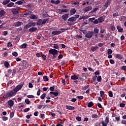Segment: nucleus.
Returning a JSON list of instances; mask_svg holds the SVG:
<instances>
[{
	"label": "nucleus",
	"instance_id": "f257e3e1",
	"mask_svg": "<svg viewBox=\"0 0 126 126\" xmlns=\"http://www.w3.org/2000/svg\"><path fill=\"white\" fill-rule=\"evenodd\" d=\"M98 33H99V29L95 27L93 31H89V33H87L85 35V38H88V39H91L93 36H94L95 38H98Z\"/></svg>",
	"mask_w": 126,
	"mask_h": 126
},
{
	"label": "nucleus",
	"instance_id": "f03ea898",
	"mask_svg": "<svg viewBox=\"0 0 126 126\" xmlns=\"http://www.w3.org/2000/svg\"><path fill=\"white\" fill-rule=\"evenodd\" d=\"M16 95V93L14 91V89L12 91H10L7 93L3 95V99H8V98H11V97H13V96H15Z\"/></svg>",
	"mask_w": 126,
	"mask_h": 126
},
{
	"label": "nucleus",
	"instance_id": "7ed1b4c3",
	"mask_svg": "<svg viewBox=\"0 0 126 126\" xmlns=\"http://www.w3.org/2000/svg\"><path fill=\"white\" fill-rule=\"evenodd\" d=\"M49 19H44L43 20L39 19L37 20V21L36 22V25H37V26H41V25H44V24H46V23H47V22L49 21Z\"/></svg>",
	"mask_w": 126,
	"mask_h": 126
},
{
	"label": "nucleus",
	"instance_id": "20e7f679",
	"mask_svg": "<svg viewBox=\"0 0 126 126\" xmlns=\"http://www.w3.org/2000/svg\"><path fill=\"white\" fill-rule=\"evenodd\" d=\"M24 85V82H22L21 84L18 85L15 88L13 89L16 93H17L19 90H21L22 89L23 86Z\"/></svg>",
	"mask_w": 126,
	"mask_h": 126
},
{
	"label": "nucleus",
	"instance_id": "39448f33",
	"mask_svg": "<svg viewBox=\"0 0 126 126\" xmlns=\"http://www.w3.org/2000/svg\"><path fill=\"white\" fill-rule=\"evenodd\" d=\"M20 7H17L16 8H12V13H13V14H15L16 15L18 14V12L20 10Z\"/></svg>",
	"mask_w": 126,
	"mask_h": 126
},
{
	"label": "nucleus",
	"instance_id": "423d86ee",
	"mask_svg": "<svg viewBox=\"0 0 126 126\" xmlns=\"http://www.w3.org/2000/svg\"><path fill=\"white\" fill-rule=\"evenodd\" d=\"M49 53L50 55H56V54H58V50L55 49H51L49 50Z\"/></svg>",
	"mask_w": 126,
	"mask_h": 126
},
{
	"label": "nucleus",
	"instance_id": "0eeeda50",
	"mask_svg": "<svg viewBox=\"0 0 126 126\" xmlns=\"http://www.w3.org/2000/svg\"><path fill=\"white\" fill-rule=\"evenodd\" d=\"M62 33H63V31H54L52 32V35H60V34H62Z\"/></svg>",
	"mask_w": 126,
	"mask_h": 126
},
{
	"label": "nucleus",
	"instance_id": "6e6552de",
	"mask_svg": "<svg viewBox=\"0 0 126 126\" xmlns=\"http://www.w3.org/2000/svg\"><path fill=\"white\" fill-rule=\"evenodd\" d=\"M23 24V23H22V22H16L14 23V26H15V27H19V26H21V25H22Z\"/></svg>",
	"mask_w": 126,
	"mask_h": 126
},
{
	"label": "nucleus",
	"instance_id": "1a4fd4ad",
	"mask_svg": "<svg viewBox=\"0 0 126 126\" xmlns=\"http://www.w3.org/2000/svg\"><path fill=\"white\" fill-rule=\"evenodd\" d=\"M80 75L78 74V75H73L71 76V79L72 80H77L78 79L79 77L78 76H80Z\"/></svg>",
	"mask_w": 126,
	"mask_h": 126
},
{
	"label": "nucleus",
	"instance_id": "9d476101",
	"mask_svg": "<svg viewBox=\"0 0 126 126\" xmlns=\"http://www.w3.org/2000/svg\"><path fill=\"white\" fill-rule=\"evenodd\" d=\"M91 9H92V7L91 6H89L86 8H84L83 10V11H84L85 12H87V11H89L90 10H91Z\"/></svg>",
	"mask_w": 126,
	"mask_h": 126
},
{
	"label": "nucleus",
	"instance_id": "9b49d317",
	"mask_svg": "<svg viewBox=\"0 0 126 126\" xmlns=\"http://www.w3.org/2000/svg\"><path fill=\"white\" fill-rule=\"evenodd\" d=\"M31 27V25L30 24V23H29L28 24L26 25L24 27V31L25 32L27 29H29V28H30Z\"/></svg>",
	"mask_w": 126,
	"mask_h": 126
},
{
	"label": "nucleus",
	"instance_id": "f8f14e48",
	"mask_svg": "<svg viewBox=\"0 0 126 126\" xmlns=\"http://www.w3.org/2000/svg\"><path fill=\"white\" fill-rule=\"evenodd\" d=\"M69 14H66L64 15H63L62 16V19H63L64 21H66L67 20V18H68Z\"/></svg>",
	"mask_w": 126,
	"mask_h": 126
},
{
	"label": "nucleus",
	"instance_id": "ddd939ff",
	"mask_svg": "<svg viewBox=\"0 0 126 126\" xmlns=\"http://www.w3.org/2000/svg\"><path fill=\"white\" fill-rule=\"evenodd\" d=\"M105 18V17L103 16H101L100 17L98 18L97 19V20H98L99 23H102V22H104V19Z\"/></svg>",
	"mask_w": 126,
	"mask_h": 126
},
{
	"label": "nucleus",
	"instance_id": "4468645a",
	"mask_svg": "<svg viewBox=\"0 0 126 126\" xmlns=\"http://www.w3.org/2000/svg\"><path fill=\"white\" fill-rule=\"evenodd\" d=\"M124 56L120 54H117L115 56V58L116 59H118V60H122Z\"/></svg>",
	"mask_w": 126,
	"mask_h": 126
},
{
	"label": "nucleus",
	"instance_id": "2eb2a0df",
	"mask_svg": "<svg viewBox=\"0 0 126 126\" xmlns=\"http://www.w3.org/2000/svg\"><path fill=\"white\" fill-rule=\"evenodd\" d=\"M5 15V11L3 9H1L0 11V17H2Z\"/></svg>",
	"mask_w": 126,
	"mask_h": 126
},
{
	"label": "nucleus",
	"instance_id": "dca6fc26",
	"mask_svg": "<svg viewBox=\"0 0 126 126\" xmlns=\"http://www.w3.org/2000/svg\"><path fill=\"white\" fill-rule=\"evenodd\" d=\"M37 28L36 27H32L29 30V32H35V31H36V30H37Z\"/></svg>",
	"mask_w": 126,
	"mask_h": 126
},
{
	"label": "nucleus",
	"instance_id": "f3484780",
	"mask_svg": "<svg viewBox=\"0 0 126 126\" xmlns=\"http://www.w3.org/2000/svg\"><path fill=\"white\" fill-rule=\"evenodd\" d=\"M76 12V9L75 8H72L70 11V14L71 15H73V14H75Z\"/></svg>",
	"mask_w": 126,
	"mask_h": 126
},
{
	"label": "nucleus",
	"instance_id": "a211bd4d",
	"mask_svg": "<svg viewBox=\"0 0 126 126\" xmlns=\"http://www.w3.org/2000/svg\"><path fill=\"white\" fill-rule=\"evenodd\" d=\"M117 30L118 32L123 33V31H124V29H123L121 26H117Z\"/></svg>",
	"mask_w": 126,
	"mask_h": 126
},
{
	"label": "nucleus",
	"instance_id": "6ab92c4d",
	"mask_svg": "<svg viewBox=\"0 0 126 126\" xmlns=\"http://www.w3.org/2000/svg\"><path fill=\"white\" fill-rule=\"evenodd\" d=\"M66 109L67 110H75V107H73V106H68V105H66Z\"/></svg>",
	"mask_w": 126,
	"mask_h": 126
},
{
	"label": "nucleus",
	"instance_id": "aec40b11",
	"mask_svg": "<svg viewBox=\"0 0 126 126\" xmlns=\"http://www.w3.org/2000/svg\"><path fill=\"white\" fill-rule=\"evenodd\" d=\"M51 3L55 4H59V3H61V1L59 0H57L56 1L54 0H51Z\"/></svg>",
	"mask_w": 126,
	"mask_h": 126
},
{
	"label": "nucleus",
	"instance_id": "412c9836",
	"mask_svg": "<svg viewBox=\"0 0 126 126\" xmlns=\"http://www.w3.org/2000/svg\"><path fill=\"white\" fill-rule=\"evenodd\" d=\"M8 103L10 107H12L14 105V102L12 100H10L8 101Z\"/></svg>",
	"mask_w": 126,
	"mask_h": 126
},
{
	"label": "nucleus",
	"instance_id": "4be33fe9",
	"mask_svg": "<svg viewBox=\"0 0 126 126\" xmlns=\"http://www.w3.org/2000/svg\"><path fill=\"white\" fill-rule=\"evenodd\" d=\"M10 2V0H4L2 2V4L3 5H6V4H8Z\"/></svg>",
	"mask_w": 126,
	"mask_h": 126
},
{
	"label": "nucleus",
	"instance_id": "5701e85b",
	"mask_svg": "<svg viewBox=\"0 0 126 126\" xmlns=\"http://www.w3.org/2000/svg\"><path fill=\"white\" fill-rule=\"evenodd\" d=\"M27 44L26 43H23L22 44L20 47V49H26L27 48Z\"/></svg>",
	"mask_w": 126,
	"mask_h": 126
},
{
	"label": "nucleus",
	"instance_id": "b1692460",
	"mask_svg": "<svg viewBox=\"0 0 126 126\" xmlns=\"http://www.w3.org/2000/svg\"><path fill=\"white\" fill-rule=\"evenodd\" d=\"M94 106V103L92 101H90V102H88V107L91 108V107H93Z\"/></svg>",
	"mask_w": 126,
	"mask_h": 126
},
{
	"label": "nucleus",
	"instance_id": "393cba45",
	"mask_svg": "<svg viewBox=\"0 0 126 126\" xmlns=\"http://www.w3.org/2000/svg\"><path fill=\"white\" fill-rule=\"evenodd\" d=\"M98 48L99 47H98L97 46H94L92 47L91 50V51H93V52H95V51H96V50H97V49H98Z\"/></svg>",
	"mask_w": 126,
	"mask_h": 126
},
{
	"label": "nucleus",
	"instance_id": "a878e982",
	"mask_svg": "<svg viewBox=\"0 0 126 126\" xmlns=\"http://www.w3.org/2000/svg\"><path fill=\"white\" fill-rule=\"evenodd\" d=\"M31 19H38V17L36 16L35 14H32L31 17H30Z\"/></svg>",
	"mask_w": 126,
	"mask_h": 126
},
{
	"label": "nucleus",
	"instance_id": "bb28decb",
	"mask_svg": "<svg viewBox=\"0 0 126 126\" xmlns=\"http://www.w3.org/2000/svg\"><path fill=\"white\" fill-rule=\"evenodd\" d=\"M69 9H59V11H61L62 13L63 12H67L68 11Z\"/></svg>",
	"mask_w": 126,
	"mask_h": 126
},
{
	"label": "nucleus",
	"instance_id": "cd10ccee",
	"mask_svg": "<svg viewBox=\"0 0 126 126\" xmlns=\"http://www.w3.org/2000/svg\"><path fill=\"white\" fill-rule=\"evenodd\" d=\"M110 4V0H107L104 4V7H108Z\"/></svg>",
	"mask_w": 126,
	"mask_h": 126
},
{
	"label": "nucleus",
	"instance_id": "c85d7f7f",
	"mask_svg": "<svg viewBox=\"0 0 126 126\" xmlns=\"http://www.w3.org/2000/svg\"><path fill=\"white\" fill-rule=\"evenodd\" d=\"M68 21H69L70 22H74V21H76L74 18L73 17H72L71 18H69L68 19Z\"/></svg>",
	"mask_w": 126,
	"mask_h": 126
},
{
	"label": "nucleus",
	"instance_id": "c756f323",
	"mask_svg": "<svg viewBox=\"0 0 126 126\" xmlns=\"http://www.w3.org/2000/svg\"><path fill=\"white\" fill-rule=\"evenodd\" d=\"M4 65L5 67L8 68V66H9V63H8V62H7V61H5L4 63Z\"/></svg>",
	"mask_w": 126,
	"mask_h": 126
},
{
	"label": "nucleus",
	"instance_id": "7c9ffc66",
	"mask_svg": "<svg viewBox=\"0 0 126 126\" xmlns=\"http://www.w3.org/2000/svg\"><path fill=\"white\" fill-rule=\"evenodd\" d=\"M97 10H98V7H95L90 12V13H94V12L97 11Z\"/></svg>",
	"mask_w": 126,
	"mask_h": 126
},
{
	"label": "nucleus",
	"instance_id": "2f4dec72",
	"mask_svg": "<svg viewBox=\"0 0 126 126\" xmlns=\"http://www.w3.org/2000/svg\"><path fill=\"white\" fill-rule=\"evenodd\" d=\"M14 5V3L11 2L10 3L7 4V7H11Z\"/></svg>",
	"mask_w": 126,
	"mask_h": 126
},
{
	"label": "nucleus",
	"instance_id": "473e14b6",
	"mask_svg": "<svg viewBox=\"0 0 126 126\" xmlns=\"http://www.w3.org/2000/svg\"><path fill=\"white\" fill-rule=\"evenodd\" d=\"M97 78V81L98 82H101L102 81V77L101 76H98Z\"/></svg>",
	"mask_w": 126,
	"mask_h": 126
},
{
	"label": "nucleus",
	"instance_id": "72a5a7b5",
	"mask_svg": "<svg viewBox=\"0 0 126 126\" xmlns=\"http://www.w3.org/2000/svg\"><path fill=\"white\" fill-rule=\"evenodd\" d=\"M23 4V2L22 1H18L15 2V4H18V5H21Z\"/></svg>",
	"mask_w": 126,
	"mask_h": 126
},
{
	"label": "nucleus",
	"instance_id": "f704fd0d",
	"mask_svg": "<svg viewBox=\"0 0 126 126\" xmlns=\"http://www.w3.org/2000/svg\"><path fill=\"white\" fill-rule=\"evenodd\" d=\"M30 24H31V27H32V26L33 27H35V26H36V23H35V22H31L30 23Z\"/></svg>",
	"mask_w": 126,
	"mask_h": 126
},
{
	"label": "nucleus",
	"instance_id": "c9c22d12",
	"mask_svg": "<svg viewBox=\"0 0 126 126\" xmlns=\"http://www.w3.org/2000/svg\"><path fill=\"white\" fill-rule=\"evenodd\" d=\"M101 124L102 125V126H108V124L106 122H105V121H102L101 122Z\"/></svg>",
	"mask_w": 126,
	"mask_h": 126
},
{
	"label": "nucleus",
	"instance_id": "e433bc0d",
	"mask_svg": "<svg viewBox=\"0 0 126 126\" xmlns=\"http://www.w3.org/2000/svg\"><path fill=\"white\" fill-rule=\"evenodd\" d=\"M16 73V69H13V70H12V76H14V75Z\"/></svg>",
	"mask_w": 126,
	"mask_h": 126
},
{
	"label": "nucleus",
	"instance_id": "4c0bfd02",
	"mask_svg": "<svg viewBox=\"0 0 126 126\" xmlns=\"http://www.w3.org/2000/svg\"><path fill=\"white\" fill-rule=\"evenodd\" d=\"M43 79L44 81H49V78H48V76H44Z\"/></svg>",
	"mask_w": 126,
	"mask_h": 126
},
{
	"label": "nucleus",
	"instance_id": "58836bf2",
	"mask_svg": "<svg viewBox=\"0 0 126 126\" xmlns=\"http://www.w3.org/2000/svg\"><path fill=\"white\" fill-rule=\"evenodd\" d=\"M92 119H97V118H98V115L93 114L92 115Z\"/></svg>",
	"mask_w": 126,
	"mask_h": 126
},
{
	"label": "nucleus",
	"instance_id": "ea45409f",
	"mask_svg": "<svg viewBox=\"0 0 126 126\" xmlns=\"http://www.w3.org/2000/svg\"><path fill=\"white\" fill-rule=\"evenodd\" d=\"M53 48L54 49H56L57 50H59V45L57 44H54Z\"/></svg>",
	"mask_w": 126,
	"mask_h": 126
},
{
	"label": "nucleus",
	"instance_id": "a19ab883",
	"mask_svg": "<svg viewBox=\"0 0 126 126\" xmlns=\"http://www.w3.org/2000/svg\"><path fill=\"white\" fill-rule=\"evenodd\" d=\"M45 97H46V94L44 93L41 96H40V98L42 100H44V99H45Z\"/></svg>",
	"mask_w": 126,
	"mask_h": 126
},
{
	"label": "nucleus",
	"instance_id": "79ce46f5",
	"mask_svg": "<svg viewBox=\"0 0 126 126\" xmlns=\"http://www.w3.org/2000/svg\"><path fill=\"white\" fill-rule=\"evenodd\" d=\"M113 53V51L112 49H108L107 50V55H111Z\"/></svg>",
	"mask_w": 126,
	"mask_h": 126
},
{
	"label": "nucleus",
	"instance_id": "37998d69",
	"mask_svg": "<svg viewBox=\"0 0 126 126\" xmlns=\"http://www.w3.org/2000/svg\"><path fill=\"white\" fill-rule=\"evenodd\" d=\"M55 87H56V86L55 85H54L53 86L50 87L49 90L50 91H54Z\"/></svg>",
	"mask_w": 126,
	"mask_h": 126
},
{
	"label": "nucleus",
	"instance_id": "c03bdc74",
	"mask_svg": "<svg viewBox=\"0 0 126 126\" xmlns=\"http://www.w3.org/2000/svg\"><path fill=\"white\" fill-rule=\"evenodd\" d=\"M2 120L4 122H5V121H7V120H8V117H6V116L2 117Z\"/></svg>",
	"mask_w": 126,
	"mask_h": 126
},
{
	"label": "nucleus",
	"instance_id": "a18cd8bd",
	"mask_svg": "<svg viewBox=\"0 0 126 126\" xmlns=\"http://www.w3.org/2000/svg\"><path fill=\"white\" fill-rule=\"evenodd\" d=\"M59 91L58 90H56V92H54L53 95L55 96V97H57V96H59Z\"/></svg>",
	"mask_w": 126,
	"mask_h": 126
},
{
	"label": "nucleus",
	"instance_id": "49530a36",
	"mask_svg": "<svg viewBox=\"0 0 126 126\" xmlns=\"http://www.w3.org/2000/svg\"><path fill=\"white\" fill-rule=\"evenodd\" d=\"M27 67H28V64L24 63L23 69H26V68H27Z\"/></svg>",
	"mask_w": 126,
	"mask_h": 126
},
{
	"label": "nucleus",
	"instance_id": "de8ad7c7",
	"mask_svg": "<svg viewBox=\"0 0 126 126\" xmlns=\"http://www.w3.org/2000/svg\"><path fill=\"white\" fill-rule=\"evenodd\" d=\"M14 117V112H12L10 113V119H12Z\"/></svg>",
	"mask_w": 126,
	"mask_h": 126
},
{
	"label": "nucleus",
	"instance_id": "09e8293b",
	"mask_svg": "<svg viewBox=\"0 0 126 126\" xmlns=\"http://www.w3.org/2000/svg\"><path fill=\"white\" fill-rule=\"evenodd\" d=\"M29 111H30V108H27L23 110V112L24 113H27V112H29Z\"/></svg>",
	"mask_w": 126,
	"mask_h": 126
},
{
	"label": "nucleus",
	"instance_id": "8fccbe9b",
	"mask_svg": "<svg viewBox=\"0 0 126 126\" xmlns=\"http://www.w3.org/2000/svg\"><path fill=\"white\" fill-rule=\"evenodd\" d=\"M12 56L14 57H17L18 56V54L16 52H14L12 53Z\"/></svg>",
	"mask_w": 126,
	"mask_h": 126
},
{
	"label": "nucleus",
	"instance_id": "3c124183",
	"mask_svg": "<svg viewBox=\"0 0 126 126\" xmlns=\"http://www.w3.org/2000/svg\"><path fill=\"white\" fill-rule=\"evenodd\" d=\"M58 55H59V54L58 53H57V54H53V55L52 56V60H55L56 59V57H58Z\"/></svg>",
	"mask_w": 126,
	"mask_h": 126
},
{
	"label": "nucleus",
	"instance_id": "603ef678",
	"mask_svg": "<svg viewBox=\"0 0 126 126\" xmlns=\"http://www.w3.org/2000/svg\"><path fill=\"white\" fill-rule=\"evenodd\" d=\"M108 95L109 96V97H111V98L113 97V92L112 91H109Z\"/></svg>",
	"mask_w": 126,
	"mask_h": 126
},
{
	"label": "nucleus",
	"instance_id": "864d4df0",
	"mask_svg": "<svg viewBox=\"0 0 126 126\" xmlns=\"http://www.w3.org/2000/svg\"><path fill=\"white\" fill-rule=\"evenodd\" d=\"M115 120L117 122H120V120H121V116L115 117Z\"/></svg>",
	"mask_w": 126,
	"mask_h": 126
},
{
	"label": "nucleus",
	"instance_id": "5fc2aeb1",
	"mask_svg": "<svg viewBox=\"0 0 126 126\" xmlns=\"http://www.w3.org/2000/svg\"><path fill=\"white\" fill-rule=\"evenodd\" d=\"M63 54H60L58 56V61H59V60H61V59H63Z\"/></svg>",
	"mask_w": 126,
	"mask_h": 126
},
{
	"label": "nucleus",
	"instance_id": "6e6d98bb",
	"mask_svg": "<svg viewBox=\"0 0 126 126\" xmlns=\"http://www.w3.org/2000/svg\"><path fill=\"white\" fill-rule=\"evenodd\" d=\"M121 108H125L126 107V103H120Z\"/></svg>",
	"mask_w": 126,
	"mask_h": 126
},
{
	"label": "nucleus",
	"instance_id": "4d7b16f0",
	"mask_svg": "<svg viewBox=\"0 0 126 126\" xmlns=\"http://www.w3.org/2000/svg\"><path fill=\"white\" fill-rule=\"evenodd\" d=\"M94 24H98L99 23V21L98 19H95L94 21L93 22Z\"/></svg>",
	"mask_w": 126,
	"mask_h": 126
},
{
	"label": "nucleus",
	"instance_id": "13d9d810",
	"mask_svg": "<svg viewBox=\"0 0 126 126\" xmlns=\"http://www.w3.org/2000/svg\"><path fill=\"white\" fill-rule=\"evenodd\" d=\"M100 97H103V95L105 94V92L103 91H100Z\"/></svg>",
	"mask_w": 126,
	"mask_h": 126
},
{
	"label": "nucleus",
	"instance_id": "bf43d9fd",
	"mask_svg": "<svg viewBox=\"0 0 126 126\" xmlns=\"http://www.w3.org/2000/svg\"><path fill=\"white\" fill-rule=\"evenodd\" d=\"M25 103H26L28 105H29L30 104V101L29 100V99L27 98V99H25Z\"/></svg>",
	"mask_w": 126,
	"mask_h": 126
},
{
	"label": "nucleus",
	"instance_id": "052dcab7",
	"mask_svg": "<svg viewBox=\"0 0 126 126\" xmlns=\"http://www.w3.org/2000/svg\"><path fill=\"white\" fill-rule=\"evenodd\" d=\"M7 73H8V74H9V75H10V74H11V73H12V70H11L10 69H8Z\"/></svg>",
	"mask_w": 126,
	"mask_h": 126
},
{
	"label": "nucleus",
	"instance_id": "680f3d73",
	"mask_svg": "<svg viewBox=\"0 0 126 126\" xmlns=\"http://www.w3.org/2000/svg\"><path fill=\"white\" fill-rule=\"evenodd\" d=\"M79 16H80V15H74V16L73 17L74 19L75 20V21H76V19H77V18H79Z\"/></svg>",
	"mask_w": 126,
	"mask_h": 126
},
{
	"label": "nucleus",
	"instance_id": "e2e57ef3",
	"mask_svg": "<svg viewBox=\"0 0 126 126\" xmlns=\"http://www.w3.org/2000/svg\"><path fill=\"white\" fill-rule=\"evenodd\" d=\"M109 62L111 64H114L115 63V61L113 59H110Z\"/></svg>",
	"mask_w": 126,
	"mask_h": 126
},
{
	"label": "nucleus",
	"instance_id": "0e129e2a",
	"mask_svg": "<svg viewBox=\"0 0 126 126\" xmlns=\"http://www.w3.org/2000/svg\"><path fill=\"white\" fill-rule=\"evenodd\" d=\"M121 69L122 70H124L125 71H126V66L123 65L121 67Z\"/></svg>",
	"mask_w": 126,
	"mask_h": 126
},
{
	"label": "nucleus",
	"instance_id": "69168bd1",
	"mask_svg": "<svg viewBox=\"0 0 126 126\" xmlns=\"http://www.w3.org/2000/svg\"><path fill=\"white\" fill-rule=\"evenodd\" d=\"M76 119L78 121V122H81V117L78 116L76 117Z\"/></svg>",
	"mask_w": 126,
	"mask_h": 126
},
{
	"label": "nucleus",
	"instance_id": "338daca9",
	"mask_svg": "<svg viewBox=\"0 0 126 126\" xmlns=\"http://www.w3.org/2000/svg\"><path fill=\"white\" fill-rule=\"evenodd\" d=\"M121 124L122 125H125V126H126V120H122V122H121Z\"/></svg>",
	"mask_w": 126,
	"mask_h": 126
},
{
	"label": "nucleus",
	"instance_id": "774afa93",
	"mask_svg": "<svg viewBox=\"0 0 126 126\" xmlns=\"http://www.w3.org/2000/svg\"><path fill=\"white\" fill-rule=\"evenodd\" d=\"M105 123H106V124H109V117H106L105 118Z\"/></svg>",
	"mask_w": 126,
	"mask_h": 126
}]
</instances>
